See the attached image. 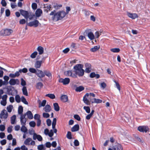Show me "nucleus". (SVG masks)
<instances>
[{
  "label": "nucleus",
  "instance_id": "nucleus-50",
  "mask_svg": "<svg viewBox=\"0 0 150 150\" xmlns=\"http://www.w3.org/2000/svg\"><path fill=\"white\" fill-rule=\"evenodd\" d=\"M42 116L44 118H47L50 117V115L47 113L43 112L42 114Z\"/></svg>",
  "mask_w": 150,
  "mask_h": 150
},
{
  "label": "nucleus",
  "instance_id": "nucleus-56",
  "mask_svg": "<svg viewBox=\"0 0 150 150\" xmlns=\"http://www.w3.org/2000/svg\"><path fill=\"white\" fill-rule=\"evenodd\" d=\"M101 32H98V31H96L95 33V36L96 38H98L100 35H101Z\"/></svg>",
  "mask_w": 150,
  "mask_h": 150
},
{
  "label": "nucleus",
  "instance_id": "nucleus-28",
  "mask_svg": "<svg viewBox=\"0 0 150 150\" xmlns=\"http://www.w3.org/2000/svg\"><path fill=\"white\" fill-rule=\"evenodd\" d=\"M102 102V100H101L98 99H96L94 98L93 99V100L91 101L92 103H100Z\"/></svg>",
  "mask_w": 150,
  "mask_h": 150
},
{
  "label": "nucleus",
  "instance_id": "nucleus-55",
  "mask_svg": "<svg viewBox=\"0 0 150 150\" xmlns=\"http://www.w3.org/2000/svg\"><path fill=\"white\" fill-rule=\"evenodd\" d=\"M6 16L7 17H8L10 15V12L9 9H7L5 11Z\"/></svg>",
  "mask_w": 150,
  "mask_h": 150
},
{
  "label": "nucleus",
  "instance_id": "nucleus-7",
  "mask_svg": "<svg viewBox=\"0 0 150 150\" xmlns=\"http://www.w3.org/2000/svg\"><path fill=\"white\" fill-rule=\"evenodd\" d=\"M70 81L69 78H66L64 79L62 78H60L59 80V82L63 83L64 85H66L68 84Z\"/></svg>",
  "mask_w": 150,
  "mask_h": 150
},
{
  "label": "nucleus",
  "instance_id": "nucleus-9",
  "mask_svg": "<svg viewBox=\"0 0 150 150\" xmlns=\"http://www.w3.org/2000/svg\"><path fill=\"white\" fill-rule=\"evenodd\" d=\"M20 12L21 14L24 16L25 18L28 19L29 18V13L27 11L20 9Z\"/></svg>",
  "mask_w": 150,
  "mask_h": 150
},
{
  "label": "nucleus",
  "instance_id": "nucleus-11",
  "mask_svg": "<svg viewBox=\"0 0 150 150\" xmlns=\"http://www.w3.org/2000/svg\"><path fill=\"white\" fill-rule=\"evenodd\" d=\"M65 74L67 76H71L74 78H76L77 77L76 74H73L71 70H69L65 72Z\"/></svg>",
  "mask_w": 150,
  "mask_h": 150
},
{
  "label": "nucleus",
  "instance_id": "nucleus-43",
  "mask_svg": "<svg viewBox=\"0 0 150 150\" xmlns=\"http://www.w3.org/2000/svg\"><path fill=\"white\" fill-rule=\"evenodd\" d=\"M37 149L38 150H44L45 149L44 145L43 144H41L38 146Z\"/></svg>",
  "mask_w": 150,
  "mask_h": 150
},
{
  "label": "nucleus",
  "instance_id": "nucleus-13",
  "mask_svg": "<svg viewBox=\"0 0 150 150\" xmlns=\"http://www.w3.org/2000/svg\"><path fill=\"white\" fill-rule=\"evenodd\" d=\"M121 149V146L119 144H117L113 146L112 149L110 148L108 150H120Z\"/></svg>",
  "mask_w": 150,
  "mask_h": 150
},
{
  "label": "nucleus",
  "instance_id": "nucleus-18",
  "mask_svg": "<svg viewBox=\"0 0 150 150\" xmlns=\"http://www.w3.org/2000/svg\"><path fill=\"white\" fill-rule=\"evenodd\" d=\"M43 110L45 112H49L51 110V108L49 105H47L43 108Z\"/></svg>",
  "mask_w": 150,
  "mask_h": 150
},
{
  "label": "nucleus",
  "instance_id": "nucleus-36",
  "mask_svg": "<svg viewBox=\"0 0 150 150\" xmlns=\"http://www.w3.org/2000/svg\"><path fill=\"white\" fill-rule=\"evenodd\" d=\"M31 138H27L24 141V144L26 145H30V143L31 141Z\"/></svg>",
  "mask_w": 150,
  "mask_h": 150
},
{
  "label": "nucleus",
  "instance_id": "nucleus-59",
  "mask_svg": "<svg viewBox=\"0 0 150 150\" xmlns=\"http://www.w3.org/2000/svg\"><path fill=\"white\" fill-rule=\"evenodd\" d=\"M114 81L115 83L116 86L117 88V89L119 91H120V85H119V83H118L115 80H114Z\"/></svg>",
  "mask_w": 150,
  "mask_h": 150
},
{
  "label": "nucleus",
  "instance_id": "nucleus-22",
  "mask_svg": "<svg viewBox=\"0 0 150 150\" xmlns=\"http://www.w3.org/2000/svg\"><path fill=\"white\" fill-rule=\"evenodd\" d=\"M25 114L29 119H32L33 118V115L30 111L28 110L25 113Z\"/></svg>",
  "mask_w": 150,
  "mask_h": 150
},
{
  "label": "nucleus",
  "instance_id": "nucleus-23",
  "mask_svg": "<svg viewBox=\"0 0 150 150\" xmlns=\"http://www.w3.org/2000/svg\"><path fill=\"white\" fill-rule=\"evenodd\" d=\"M79 126L78 124L74 125L71 129V131H77L79 130Z\"/></svg>",
  "mask_w": 150,
  "mask_h": 150
},
{
  "label": "nucleus",
  "instance_id": "nucleus-34",
  "mask_svg": "<svg viewBox=\"0 0 150 150\" xmlns=\"http://www.w3.org/2000/svg\"><path fill=\"white\" fill-rule=\"evenodd\" d=\"M45 96L48 97L52 99H54L55 98V95L53 94H47Z\"/></svg>",
  "mask_w": 150,
  "mask_h": 150
},
{
  "label": "nucleus",
  "instance_id": "nucleus-47",
  "mask_svg": "<svg viewBox=\"0 0 150 150\" xmlns=\"http://www.w3.org/2000/svg\"><path fill=\"white\" fill-rule=\"evenodd\" d=\"M31 6L33 10H35L37 8V5L36 3H33L32 4Z\"/></svg>",
  "mask_w": 150,
  "mask_h": 150
},
{
  "label": "nucleus",
  "instance_id": "nucleus-2",
  "mask_svg": "<svg viewBox=\"0 0 150 150\" xmlns=\"http://www.w3.org/2000/svg\"><path fill=\"white\" fill-rule=\"evenodd\" d=\"M83 67V65L81 64H76L74 67V71L76 76L78 75L79 77H81L83 75L84 71L82 69Z\"/></svg>",
  "mask_w": 150,
  "mask_h": 150
},
{
  "label": "nucleus",
  "instance_id": "nucleus-29",
  "mask_svg": "<svg viewBox=\"0 0 150 150\" xmlns=\"http://www.w3.org/2000/svg\"><path fill=\"white\" fill-rule=\"evenodd\" d=\"M53 106L54 110L56 111H58L59 110V107L58 104L57 103H54L53 104Z\"/></svg>",
  "mask_w": 150,
  "mask_h": 150
},
{
  "label": "nucleus",
  "instance_id": "nucleus-25",
  "mask_svg": "<svg viewBox=\"0 0 150 150\" xmlns=\"http://www.w3.org/2000/svg\"><path fill=\"white\" fill-rule=\"evenodd\" d=\"M87 35L88 38L91 40H93L94 39V35L91 32H89L88 34Z\"/></svg>",
  "mask_w": 150,
  "mask_h": 150
},
{
  "label": "nucleus",
  "instance_id": "nucleus-52",
  "mask_svg": "<svg viewBox=\"0 0 150 150\" xmlns=\"http://www.w3.org/2000/svg\"><path fill=\"white\" fill-rule=\"evenodd\" d=\"M74 118L78 121H80L81 120V118L79 115L76 114L74 115Z\"/></svg>",
  "mask_w": 150,
  "mask_h": 150
},
{
  "label": "nucleus",
  "instance_id": "nucleus-35",
  "mask_svg": "<svg viewBox=\"0 0 150 150\" xmlns=\"http://www.w3.org/2000/svg\"><path fill=\"white\" fill-rule=\"evenodd\" d=\"M13 108V106L12 105H10L7 106L6 109L8 112H11L12 111V110Z\"/></svg>",
  "mask_w": 150,
  "mask_h": 150
},
{
  "label": "nucleus",
  "instance_id": "nucleus-10",
  "mask_svg": "<svg viewBox=\"0 0 150 150\" xmlns=\"http://www.w3.org/2000/svg\"><path fill=\"white\" fill-rule=\"evenodd\" d=\"M89 96V93H86V94L84 96L83 99V100L84 102L87 105H90V102L88 99V98H86V97H88Z\"/></svg>",
  "mask_w": 150,
  "mask_h": 150
},
{
  "label": "nucleus",
  "instance_id": "nucleus-16",
  "mask_svg": "<svg viewBox=\"0 0 150 150\" xmlns=\"http://www.w3.org/2000/svg\"><path fill=\"white\" fill-rule=\"evenodd\" d=\"M127 15L128 17L132 19H134L138 17V16L136 13H132L128 12Z\"/></svg>",
  "mask_w": 150,
  "mask_h": 150
},
{
  "label": "nucleus",
  "instance_id": "nucleus-3",
  "mask_svg": "<svg viewBox=\"0 0 150 150\" xmlns=\"http://www.w3.org/2000/svg\"><path fill=\"white\" fill-rule=\"evenodd\" d=\"M29 70L30 72L35 74L39 77H42L43 76V73L42 70L39 69H37L36 70V69L33 68H30Z\"/></svg>",
  "mask_w": 150,
  "mask_h": 150
},
{
  "label": "nucleus",
  "instance_id": "nucleus-39",
  "mask_svg": "<svg viewBox=\"0 0 150 150\" xmlns=\"http://www.w3.org/2000/svg\"><path fill=\"white\" fill-rule=\"evenodd\" d=\"M83 108L87 113H89L90 112L91 110L89 106H84L83 107Z\"/></svg>",
  "mask_w": 150,
  "mask_h": 150
},
{
  "label": "nucleus",
  "instance_id": "nucleus-21",
  "mask_svg": "<svg viewBox=\"0 0 150 150\" xmlns=\"http://www.w3.org/2000/svg\"><path fill=\"white\" fill-rule=\"evenodd\" d=\"M12 32V30L10 29H6L4 30V33L6 35H10Z\"/></svg>",
  "mask_w": 150,
  "mask_h": 150
},
{
  "label": "nucleus",
  "instance_id": "nucleus-40",
  "mask_svg": "<svg viewBox=\"0 0 150 150\" xmlns=\"http://www.w3.org/2000/svg\"><path fill=\"white\" fill-rule=\"evenodd\" d=\"M15 99L17 103H19L20 102L21 98L18 95H16L15 96Z\"/></svg>",
  "mask_w": 150,
  "mask_h": 150
},
{
  "label": "nucleus",
  "instance_id": "nucleus-60",
  "mask_svg": "<svg viewBox=\"0 0 150 150\" xmlns=\"http://www.w3.org/2000/svg\"><path fill=\"white\" fill-rule=\"evenodd\" d=\"M40 116L38 114H36L34 116V119L35 120H38V119H40Z\"/></svg>",
  "mask_w": 150,
  "mask_h": 150
},
{
  "label": "nucleus",
  "instance_id": "nucleus-45",
  "mask_svg": "<svg viewBox=\"0 0 150 150\" xmlns=\"http://www.w3.org/2000/svg\"><path fill=\"white\" fill-rule=\"evenodd\" d=\"M22 126L21 129V131H27V129L25 125H22Z\"/></svg>",
  "mask_w": 150,
  "mask_h": 150
},
{
  "label": "nucleus",
  "instance_id": "nucleus-44",
  "mask_svg": "<svg viewBox=\"0 0 150 150\" xmlns=\"http://www.w3.org/2000/svg\"><path fill=\"white\" fill-rule=\"evenodd\" d=\"M38 52L37 51H35L31 54L30 57L32 59H34L35 58Z\"/></svg>",
  "mask_w": 150,
  "mask_h": 150
},
{
  "label": "nucleus",
  "instance_id": "nucleus-19",
  "mask_svg": "<svg viewBox=\"0 0 150 150\" xmlns=\"http://www.w3.org/2000/svg\"><path fill=\"white\" fill-rule=\"evenodd\" d=\"M57 122V119L54 118L53 119L52 123V128L53 129L54 131H57V129L55 128V125Z\"/></svg>",
  "mask_w": 150,
  "mask_h": 150
},
{
  "label": "nucleus",
  "instance_id": "nucleus-41",
  "mask_svg": "<svg viewBox=\"0 0 150 150\" xmlns=\"http://www.w3.org/2000/svg\"><path fill=\"white\" fill-rule=\"evenodd\" d=\"M33 132H29V133L30 134H33V139L34 140H36L38 136V135L37 134H36L35 133H33Z\"/></svg>",
  "mask_w": 150,
  "mask_h": 150
},
{
  "label": "nucleus",
  "instance_id": "nucleus-31",
  "mask_svg": "<svg viewBox=\"0 0 150 150\" xmlns=\"http://www.w3.org/2000/svg\"><path fill=\"white\" fill-rule=\"evenodd\" d=\"M84 88L82 86H80L77 87L75 89V91L77 92H80L84 89Z\"/></svg>",
  "mask_w": 150,
  "mask_h": 150
},
{
  "label": "nucleus",
  "instance_id": "nucleus-54",
  "mask_svg": "<svg viewBox=\"0 0 150 150\" xmlns=\"http://www.w3.org/2000/svg\"><path fill=\"white\" fill-rule=\"evenodd\" d=\"M67 138L69 139H72V135L71 132H68L67 134Z\"/></svg>",
  "mask_w": 150,
  "mask_h": 150
},
{
  "label": "nucleus",
  "instance_id": "nucleus-24",
  "mask_svg": "<svg viewBox=\"0 0 150 150\" xmlns=\"http://www.w3.org/2000/svg\"><path fill=\"white\" fill-rule=\"evenodd\" d=\"M37 50L38 51L39 54H42L44 52V48L41 46H39L37 47Z\"/></svg>",
  "mask_w": 150,
  "mask_h": 150
},
{
  "label": "nucleus",
  "instance_id": "nucleus-32",
  "mask_svg": "<svg viewBox=\"0 0 150 150\" xmlns=\"http://www.w3.org/2000/svg\"><path fill=\"white\" fill-rule=\"evenodd\" d=\"M43 86V84L41 82H39L37 83L36 85V88L38 89H40Z\"/></svg>",
  "mask_w": 150,
  "mask_h": 150
},
{
  "label": "nucleus",
  "instance_id": "nucleus-6",
  "mask_svg": "<svg viewBox=\"0 0 150 150\" xmlns=\"http://www.w3.org/2000/svg\"><path fill=\"white\" fill-rule=\"evenodd\" d=\"M8 116V114L6 110L4 109L1 112L0 114V118L6 119L7 118Z\"/></svg>",
  "mask_w": 150,
  "mask_h": 150
},
{
  "label": "nucleus",
  "instance_id": "nucleus-51",
  "mask_svg": "<svg viewBox=\"0 0 150 150\" xmlns=\"http://www.w3.org/2000/svg\"><path fill=\"white\" fill-rule=\"evenodd\" d=\"M20 121L21 125H25L26 119H20Z\"/></svg>",
  "mask_w": 150,
  "mask_h": 150
},
{
  "label": "nucleus",
  "instance_id": "nucleus-26",
  "mask_svg": "<svg viewBox=\"0 0 150 150\" xmlns=\"http://www.w3.org/2000/svg\"><path fill=\"white\" fill-rule=\"evenodd\" d=\"M16 116L15 115H13L11 117V123L13 125L16 123Z\"/></svg>",
  "mask_w": 150,
  "mask_h": 150
},
{
  "label": "nucleus",
  "instance_id": "nucleus-49",
  "mask_svg": "<svg viewBox=\"0 0 150 150\" xmlns=\"http://www.w3.org/2000/svg\"><path fill=\"white\" fill-rule=\"evenodd\" d=\"M30 126L32 127H34L36 125L35 122L34 121H32L29 123Z\"/></svg>",
  "mask_w": 150,
  "mask_h": 150
},
{
  "label": "nucleus",
  "instance_id": "nucleus-53",
  "mask_svg": "<svg viewBox=\"0 0 150 150\" xmlns=\"http://www.w3.org/2000/svg\"><path fill=\"white\" fill-rule=\"evenodd\" d=\"M21 85L23 86H25L26 85L25 81L23 78H21Z\"/></svg>",
  "mask_w": 150,
  "mask_h": 150
},
{
  "label": "nucleus",
  "instance_id": "nucleus-37",
  "mask_svg": "<svg viewBox=\"0 0 150 150\" xmlns=\"http://www.w3.org/2000/svg\"><path fill=\"white\" fill-rule=\"evenodd\" d=\"M21 101L24 104H25V105L28 104V102L26 101V99L25 98L24 96H22L21 97Z\"/></svg>",
  "mask_w": 150,
  "mask_h": 150
},
{
  "label": "nucleus",
  "instance_id": "nucleus-17",
  "mask_svg": "<svg viewBox=\"0 0 150 150\" xmlns=\"http://www.w3.org/2000/svg\"><path fill=\"white\" fill-rule=\"evenodd\" d=\"M61 100L63 102H66L68 101V97L67 95H63L60 97Z\"/></svg>",
  "mask_w": 150,
  "mask_h": 150
},
{
  "label": "nucleus",
  "instance_id": "nucleus-62",
  "mask_svg": "<svg viewBox=\"0 0 150 150\" xmlns=\"http://www.w3.org/2000/svg\"><path fill=\"white\" fill-rule=\"evenodd\" d=\"M5 129V126L4 125H0V130L1 131H3Z\"/></svg>",
  "mask_w": 150,
  "mask_h": 150
},
{
  "label": "nucleus",
  "instance_id": "nucleus-5",
  "mask_svg": "<svg viewBox=\"0 0 150 150\" xmlns=\"http://www.w3.org/2000/svg\"><path fill=\"white\" fill-rule=\"evenodd\" d=\"M39 23L38 20H35L33 21L29 22L28 23V25L30 27L34 26L35 27H37L39 25Z\"/></svg>",
  "mask_w": 150,
  "mask_h": 150
},
{
  "label": "nucleus",
  "instance_id": "nucleus-46",
  "mask_svg": "<svg viewBox=\"0 0 150 150\" xmlns=\"http://www.w3.org/2000/svg\"><path fill=\"white\" fill-rule=\"evenodd\" d=\"M44 133L45 134L48 135L50 137H52L54 134L53 132H44Z\"/></svg>",
  "mask_w": 150,
  "mask_h": 150
},
{
  "label": "nucleus",
  "instance_id": "nucleus-64",
  "mask_svg": "<svg viewBox=\"0 0 150 150\" xmlns=\"http://www.w3.org/2000/svg\"><path fill=\"white\" fill-rule=\"evenodd\" d=\"M20 149L22 150H28V148L24 145L22 146L21 147Z\"/></svg>",
  "mask_w": 150,
  "mask_h": 150
},
{
  "label": "nucleus",
  "instance_id": "nucleus-61",
  "mask_svg": "<svg viewBox=\"0 0 150 150\" xmlns=\"http://www.w3.org/2000/svg\"><path fill=\"white\" fill-rule=\"evenodd\" d=\"M47 124L48 126H50L51 125V121L49 119H47L46 120Z\"/></svg>",
  "mask_w": 150,
  "mask_h": 150
},
{
  "label": "nucleus",
  "instance_id": "nucleus-63",
  "mask_svg": "<svg viewBox=\"0 0 150 150\" xmlns=\"http://www.w3.org/2000/svg\"><path fill=\"white\" fill-rule=\"evenodd\" d=\"M66 8V15L68 14L69 13V12L71 10L70 7L69 6H67Z\"/></svg>",
  "mask_w": 150,
  "mask_h": 150
},
{
  "label": "nucleus",
  "instance_id": "nucleus-15",
  "mask_svg": "<svg viewBox=\"0 0 150 150\" xmlns=\"http://www.w3.org/2000/svg\"><path fill=\"white\" fill-rule=\"evenodd\" d=\"M42 13V10L40 8L37 9L35 11V14L36 17H39Z\"/></svg>",
  "mask_w": 150,
  "mask_h": 150
},
{
  "label": "nucleus",
  "instance_id": "nucleus-48",
  "mask_svg": "<svg viewBox=\"0 0 150 150\" xmlns=\"http://www.w3.org/2000/svg\"><path fill=\"white\" fill-rule=\"evenodd\" d=\"M28 69L25 68H23L22 69H19V72H21V73L22 72H23V73H26L28 72Z\"/></svg>",
  "mask_w": 150,
  "mask_h": 150
},
{
  "label": "nucleus",
  "instance_id": "nucleus-12",
  "mask_svg": "<svg viewBox=\"0 0 150 150\" xmlns=\"http://www.w3.org/2000/svg\"><path fill=\"white\" fill-rule=\"evenodd\" d=\"M19 81L18 79H10L9 81V83L11 85H14L17 83H19Z\"/></svg>",
  "mask_w": 150,
  "mask_h": 150
},
{
  "label": "nucleus",
  "instance_id": "nucleus-33",
  "mask_svg": "<svg viewBox=\"0 0 150 150\" xmlns=\"http://www.w3.org/2000/svg\"><path fill=\"white\" fill-rule=\"evenodd\" d=\"M23 111V108L21 105H20L18 108V112L19 114H22Z\"/></svg>",
  "mask_w": 150,
  "mask_h": 150
},
{
  "label": "nucleus",
  "instance_id": "nucleus-20",
  "mask_svg": "<svg viewBox=\"0 0 150 150\" xmlns=\"http://www.w3.org/2000/svg\"><path fill=\"white\" fill-rule=\"evenodd\" d=\"M42 63V61H37L35 64V67L36 68H39L41 66Z\"/></svg>",
  "mask_w": 150,
  "mask_h": 150
},
{
  "label": "nucleus",
  "instance_id": "nucleus-42",
  "mask_svg": "<svg viewBox=\"0 0 150 150\" xmlns=\"http://www.w3.org/2000/svg\"><path fill=\"white\" fill-rule=\"evenodd\" d=\"M47 101L45 100H43L42 102H41L40 105H39V107L40 108L42 106L44 107L45 106L46 104Z\"/></svg>",
  "mask_w": 150,
  "mask_h": 150
},
{
  "label": "nucleus",
  "instance_id": "nucleus-8",
  "mask_svg": "<svg viewBox=\"0 0 150 150\" xmlns=\"http://www.w3.org/2000/svg\"><path fill=\"white\" fill-rule=\"evenodd\" d=\"M137 130L139 131H149L150 129L146 126H140L138 127Z\"/></svg>",
  "mask_w": 150,
  "mask_h": 150
},
{
  "label": "nucleus",
  "instance_id": "nucleus-4",
  "mask_svg": "<svg viewBox=\"0 0 150 150\" xmlns=\"http://www.w3.org/2000/svg\"><path fill=\"white\" fill-rule=\"evenodd\" d=\"M43 76L42 77H39V78H43L45 77V76L46 75L50 79H51L52 78V74L50 71L49 70H45L43 71Z\"/></svg>",
  "mask_w": 150,
  "mask_h": 150
},
{
  "label": "nucleus",
  "instance_id": "nucleus-57",
  "mask_svg": "<svg viewBox=\"0 0 150 150\" xmlns=\"http://www.w3.org/2000/svg\"><path fill=\"white\" fill-rule=\"evenodd\" d=\"M106 86V84L104 82L101 83L100 84V86L103 89H104Z\"/></svg>",
  "mask_w": 150,
  "mask_h": 150
},
{
  "label": "nucleus",
  "instance_id": "nucleus-38",
  "mask_svg": "<svg viewBox=\"0 0 150 150\" xmlns=\"http://www.w3.org/2000/svg\"><path fill=\"white\" fill-rule=\"evenodd\" d=\"M110 51L115 53H117L120 52V49L119 48H112L110 49Z\"/></svg>",
  "mask_w": 150,
  "mask_h": 150
},
{
  "label": "nucleus",
  "instance_id": "nucleus-27",
  "mask_svg": "<svg viewBox=\"0 0 150 150\" xmlns=\"http://www.w3.org/2000/svg\"><path fill=\"white\" fill-rule=\"evenodd\" d=\"M22 91L23 94L26 96H28V93L27 89L26 87V86H23Z\"/></svg>",
  "mask_w": 150,
  "mask_h": 150
},
{
  "label": "nucleus",
  "instance_id": "nucleus-1",
  "mask_svg": "<svg viewBox=\"0 0 150 150\" xmlns=\"http://www.w3.org/2000/svg\"><path fill=\"white\" fill-rule=\"evenodd\" d=\"M50 16H52V20L55 21L60 20L64 18L66 15L65 12L64 11H60L56 13L55 10L52 11L50 13Z\"/></svg>",
  "mask_w": 150,
  "mask_h": 150
},
{
  "label": "nucleus",
  "instance_id": "nucleus-30",
  "mask_svg": "<svg viewBox=\"0 0 150 150\" xmlns=\"http://www.w3.org/2000/svg\"><path fill=\"white\" fill-rule=\"evenodd\" d=\"M100 48V46L97 45L94 46L93 47L91 48L90 50L92 52H95L97 51Z\"/></svg>",
  "mask_w": 150,
  "mask_h": 150
},
{
  "label": "nucleus",
  "instance_id": "nucleus-14",
  "mask_svg": "<svg viewBox=\"0 0 150 150\" xmlns=\"http://www.w3.org/2000/svg\"><path fill=\"white\" fill-rule=\"evenodd\" d=\"M44 11L48 13L49 11L51 10V6L50 5L45 4L44 5Z\"/></svg>",
  "mask_w": 150,
  "mask_h": 150
},
{
  "label": "nucleus",
  "instance_id": "nucleus-58",
  "mask_svg": "<svg viewBox=\"0 0 150 150\" xmlns=\"http://www.w3.org/2000/svg\"><path fill=\"white\" fill-rule=\"evenodd\" d=\"M1 4L4 7L6 6L7 5V3L5 0H1Z\"/></svg>",
  "mask_w": 150,
  "mask_h": 150
}]
</instances>
